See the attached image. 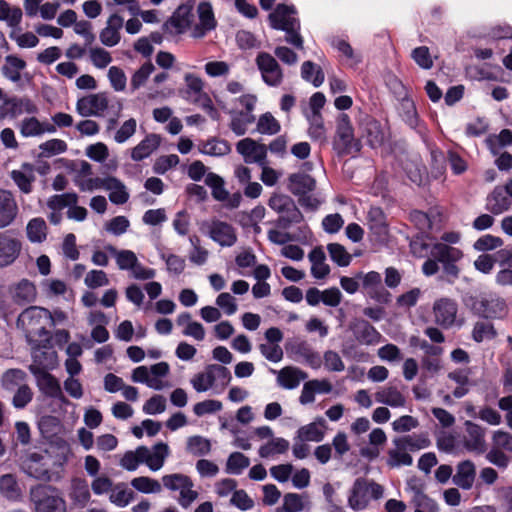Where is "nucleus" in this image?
Instances as JSON below:
<instances>
[{"label":"nucleus","mask_w":512,"mask_h":512,"mask_svg":"<svg viewBox=\"0 0 512 512\" xmlns=\"http://www.w3.org/2000/svg\"><path fill=\"white\" fill-rule=\"evenodd\" d=\"M124 24V19L118 14H112L106 22V26L99 34L100 41L107 47L116 46L121 40V29Z\"/></svg>","instance_id":"obj_29"},{"label":"nucleus","mask_w":512,"mask_h":512,"mask_svg":"<svg viewBox=\"0 0 512 512\" xmlns=\"http://www.w3.org/2000/svg\"><path fill=\"white\" fill-rule=\"evenodd\" d=\"M36 382L38 390L46 397L56 399L63 404L69 401L64 395L59 380L49 372L35 370L31 373Z\"/></svg>","instance_id":"obj_16"},{"label":"nucleus","mask_w":512,"mask_h":512,"mask_svg":"<svg viewBox=\"0 0 512 512\" xmlns=\"http://www.w3.org/2000/svg\"><path fill=\"white\" fill-rule=\"evenodd\" d=\"M0 493L9 501H19L22 498V490L13 474L0 476Z\"/></svg>","instance_id":"obj_48"},{"label":"nucleus","mask_w":512,"mask_h":512,"mask_svg":"<svg viewBox=\"0 0 512 512\" xmlns=\"http://www.w3.org/2000/svg\"><path fill=\"white\" fill-rule=\"evenodd\" d=\"M476 477V467L470 460L460 462L456 467V473L453 475L452 480L455 485L464 489L470 490L474 484Z\"/></svg>","instance_id":"obj_34"},{"label":"nucleus","mask_w":512,"mask_h":512,"mask_svg":"<svg viewBox=\"0 0 512 512\" xmlns=\"http://www.w3.org/2000/svg\"><path fill=\"white\" fill-rule=\"evenodd\" d=\"M204 71L210 78H227L231 72V64L221 60L208 61L204 65Z\"/></svg>","instance_id":"obj_64"},{"label":"nucleus","mask_w":512,"mask_h":512,"mask_svg":"<svg viewBox=\"0 0 512 512\" xmlns=\"http://www.w3.org/2000/svg\"><path fill=\"white\" fill-rule=\"evenodd\" d=\"M116 260L117 266L120 270H130L138 260L136 254L131 250H118L112 245L105 247Z\"/></svg>","instance_id":"obj_53"},{"label":"nucleus","mask_w":512,"mask_h":512,"mask_svg":"<svg viewBox=\"0 0 512 512\" xmlns=\"http://www.w3.org/2000/svg\"><path fill=\"white\" fill-rule=\"evenodd\" d=\"M304 116L308 122V136L315 141H326L327 130L324 124L323 116L315 114H304Z\"/></svg>","instance_id":"obj_52"},{"label":"nucleus","mask_w":512,"mask_h":512,"mask_svg":"<svg viewBox=\"0 0 512 512\" xmlns=\"http://www.w3.org/2000/svg\"><path fill=\"white\" fill-rule=\"evenodd\" d=\"M68 149L67 143L62 139H50L39 145L40 156L49 158L55 155L62 154Z\"/></svg>","instance_id":"obj_63"},{"label":"nucleus","mask_w":512,"mask_h":512,"mask_svg":"<svg viewBox=\"0 0 512 512\" xmlns=\"http://www.w3.org/2000/svg\"><path fill=\"white\" fill-rule=\"evenodd\" d=\"M32 363L29 365V371L38 370L49 372L58 365L57 352L49 347L50 343L36 342L32 343Z\"/></svg>","instance_id":"obj_13"},{"label":"nucleus","mask_w":512,"mask_h":512,"mask_svg":"<svg viewBox=\"0 0 512 512\" xmlns=\"http://www.w3.org/2000/svg\"><path fill=\"white\" fill-rule=\"evenodd\" d=\"M26 235L31 243H43L47 239L48 235V226L46 221L41 217H35L29 220L26 226Z\"/></svg>","instance_id":"obj_46"},{"label":"nucleus","mask_w":512,"mask_h":512,"mask_svg":"<svg viewBox=\"0 0 512 512\" xmlns=\"http://www.w3.org/2000/svg\"><path fill=\"white\" fill-rule=\"evenodd\" d=\"M367 225L370 231L380 240L388 233V228L383 212L379 208H371L367 216Z\"/></svg>","instance_id":"obj_47"},{"label":"nucleus","mask_w":512,"mask_h":512,"mask_svg":"<svg viewBox=\"0 0 512 512\" xmlns=\"http://www.w3.org/2000/svg\"><path fill=\"white\" fill-rule=\"evenodd\" d=\"M105 190L109 191V200L116 204H125L129 199V192L124 183L112 176H107Z\"/></svg>","instance_id":"obj_45"},{"label":"nucleus","mask_w":512,"mask_h":512,"mask_svg":"<svg viewBox=\"0 0 512 512\" xmlns=\"http://www.w3.org/2000/svg\"><path fill=\"white\" fill-rule=\"evenodd\" d=\"M324 435V420L320 418L317 421L300 427L297 430L296 438L305 442H320L323 440Z\"/></svg>","instance_id":"obj_42"},{"label":"nucleus","mask_w":512,"mask_h":512,"mask_svg":"<svg viewBox=\"0 0 512 512\" xmlns=\"http://www.w3.org/2000/svg\"><path fill=\"white\" fill-rule=\"evenodd\" d=\"M471 308L476 314L486 319H502L508 313L505 300L494 294L474 298Z\"/></svg>","instance_id":"obj_10"},{"label":"nucleus","mask_w":512,"mask_h":512,"mask_svg":"<svg viewBox=\"0 0 512 512\" xmlns=\"http://www.w3.org/2000/svg\"><path fill=\"white\" fill-rule=\"evenodd\" d=\"M20 134L25 137H39L44 134H53L56 132L55 125L49 122H41L35 116L25 117L18 124Z\"/></svg>","instance_id":"obj_27"},{"label":"nucleus","mask_w":512,"mask_h":512,"mask_svg":"<svg viewBox=\"0 0 512 512\" xmlns=\"http://www.w3.org/2000/svg\"><path fill=\"white\" fill-rule=\"evenodd\" d=\"M51 321L50 311L39 306L26 308L18 317V326L21 327L30 343L51 342V334L48 330Z\"/></svg>","instance_id":"obj_1"},{"label":"nucleus","mask_w":512,"mask_h":512,"mask_svg":"<svg viewBox=\"0 0 512 512\" xmlns=\"http://www.w3.org/2000/svg\"><path fill=\"white\" fill-rule=\"evenodd\" d=\"M108 104L105 93L89 94L78 99L76 111L83 117L100 116L107 110Z\"/></svg>","instance_id":"obj_24"},{"label":"nucleus","mask_w":512,"mask_h":512,"mask_svg":"<svg viewBox=\"0 0 512 512\" xmlns=\"http://www.w3.org/2000/svg\"><path fill=\"white\" fill-rule=\"evenodd\" d=\"M512 202L504 187H496L487 196L485 208L494 215H499L509 210Z\"/></svg>","instance_id":"obj_33"},{"label":"nucleus","mask_w":512,"mask_h":512,"mask_svg":"<svg viewBox=\"0 0 512 512\" xmlns=\"http://www.w3.org/2000/svg\"><path fill=\"white\" fill-rule=\"evenodd\" d=\"M11 177L23 193L32 191V183L35 181V171L31 164L25 163L19 170H13Z\"/></svg>","instance_id":"obj_40"},{"label":"nucleus","mask_w":512,"mask_h":512,"mask_svg":"<svg viewBox=\"0 0 512 512\" xmlns=\"http://www.w3.org/2000/svg\"><path fill=\"white\" fill-rule=\"evenodd\" d=\"M193 6L190 3H184L172 13V15L163 24L166 33L177 36L185 33L194 26Z\"/></svg>","instance_id":"obj_12"},{"label":"nucleus","mask_w":512,"mask_h":512,"mask_svg":"<svg viewBox=\"0 0 512 512\" xmlns=\"http://www.w3.org/2000/svg\"><path fill=\"white\" fill-rule=\"evenodd\" d=\"M43 455L48 461L49 468L55 474L63 470L64 466L73 456V452L66 441L60 440L52 443L45 449Z\"/></svg>","instance_id":"obj_19"},{"label":"nucleus","mask_w":512,"mask_h":512,"mask_svg":"<svg viewBox=\"0 0 512 512\" xmlns=\"http://www.w3.org/2000/svg\"><path fill=\"white\" fill-rule=\"evenodd\" d=\"M412 462L413 459L405 448L395 446L388 451L387 465L389 467L410 466Z\"/></svg>","instance_id":"obj_62"},{"label":"nucleus","mask_w":512,"mask_h":512,"mask_svg":"<svg viewBox=\"0 0 512 512\" xmlns=\"http://www.w3.org/2000/svg\"><path fill=\"white\" fill-rule=\"evenodd\" d=\"M161 138L157 134H149L140 141L131 151L134 161H141L149 157L160 145Z\"/></svg>","instance_id":"obj_39"},{"label":"nucleus","mask_w":512,"mask_h":512,"mask_svg":"<svg viewBox=\"0 0 512 512\" xmlns=\"http://www.w3.org/2000/svg\"><path fill=\"white\" fill-rule=\"evenodd\" d=\"M22 467L27 475L35 479L49 481L53 478V472L43 453H29L23 461Z\"/></svg>","instance_id":"obj_23"},{"label":"nucleus","mask_w":512,"mask_h":512,"mask_svg":"<svg viewBox=\"0 0 512 512\" xmlns=\"http://www.w3.org/2000/svg\"><path fill=\"white\" fill-rule=\"evenodd\" d=\"M27 378L26 373L21 369H9L3 375L1 379L2 387L5 390L12 391L18 388L20 385L25 384Z\"/></svg>","instance_id":"obj_61"},{"label":"nucleus","mask_w":512,"mask_h":512,"mask_svg":"<svg viewBox=\"0 0 512 512\" xmlns=\"http://www.w3.org/2000/svg\"><path fill=\"white\" fill-rule=\"evenodd\" d=\"M302 78L313 84L314 87H319L323 84L325 76L321 67L311 61H305L301 66Z\"/></svg>","instance_id":"obj_54"},{"label":"nucleus","mask_w":512,"mask_h":512,"mask_svg":"<svg viewBox=\"0 0 512 512\" xmlns=\"http://www.w3.org/2000/svg\"><path fill=\"white\" fill-rule=\"evenodd\" d=\"M357 278L361 281L363 293L374 299L378 303L386 304L390 301V293L382 285V276L376 271L368 273H357Z\"/></svg>","instance_id":"obj_15"},{"label":"nucleus","mask_w":512,"mask_h":512,"mask_svg":"<svg viewBox=\"0 0 512 512\" xmlns=\"http://www.w3.org/2000/svg\"><path fill=\"white\" fill-rule=\"evenodd\" d=\"M22 251V242L8 233H0V268L13 264Z\"/></svg>","instance_id":"obj_25"},{"label":"nucleus","mask_w":512,"mask_h":512,"mask_svg":"<svg viewBox=\"0 0 512 512\" xmlns=\"http://www.w3.org/2000/svg\"><path fill=\"white\" fill-rule=\"evenodd\" d=\"M208 235L221 247H232L238 239L236 228L232 224L218 219H213L209 223Z\"/></svg>","instance_id":"obj_20"},{"label":"nucleus","mask_w":512,"mask_h":512,"mask_svg":"<svg viewBox=\"0 0 512 512\" xmlns=\"http://www.w3.org/2000/svg\"><path fill=\"white\" fill-rule=\"evenodd\" d=\"M23 12L18 6H12L6 0H0V21L10 28H17L22 22Z\"/></svg>","instance_id":"obj_50"},{"label":"nucleus","mask_w":512,"mask_h":512,"mask_svg":"<svg viewBox=\"0 0 512 512\" xmlns=\"http://www.w3.org/2000/svg\"><path fill=\"white\" fill-rule=\"evenodd\" d=\"M237 152L247 164L263 165L267 161V146L252 138H244L236 144Z\"/></svg>","instance_id":"obj_21"},{"label":"nucleus","mask_w":512,"mask_h":512,"mask_svg":"<svg viewBox=\"0 0 512 512\" xmlns=\"http://www.w3.org/2000/svg\"><path fill=\"white\" fill-rule=\"evenodd\" d=\"M290 448L288 440L282 437H273L265 444L261 445L258 454L261 458H271L276 455L285 454Z\"/></svg>","instance_id":"obj_49"},{"label":"nucleus","mask_w":512,"mask_h":512,"mask_svg":"<svg viewBox=\"0 0 512 512\" xmlns=\"http://www.w3.org/2000/svg\"><path fill=\"white\" fill-rule=\"evenodd\" d=\"M316 187V181L307 174L297 173L289 177V188L294 195L304 196L313 191Z\"/></svg>","instance_id":"obj_43"},{"label":"nucleus","mask_w":512,"mask_h":512,"mask_svg":"<svg viewBox=\"0 0 512 512\" xmlns=\"http://www.w3.org/2000/svg\"><path fill=\"white\" fill-rule=\"evenodd\" d=\"M271 26L277 30L286 32L285 40L296 48H303V39L299 34L300 22L296 17V10L293 6L280 4L270 13Z\"/></svg>","instance_id":"obj_2"},{"label":"nucleus","mask_w":512,"mask_h":512,"mask_svg":"<svg viewBox=\"0 0 512 512\" xmlns=\"http://www.w3.org/2000/svg\"><path fill=\"white\" fill-rule=\"evenodd\" d=\"M133 499V491L128 489L124 483L113 486L109 495L110 502L118 507H126Z\"/></svg>","instance_id":"obj_56"},{"label":"nucleus","mask_w":512,"mask_h":512,"mask_svg":"<svg viewBox=\"0 0 512 512\" xmlns=\"http://www.w3.org/2000/svg\"><path fill=\"white\" fill-rule=\"evenodd\" d=\"M263 82L270 87H278L283 82V70L277 60L269 53L260 52L255 59Z\"/></svg>","instance_id":"obj_14"},{"label":"nucleus","mask_w":512,"mask_h":512,"mask_svg":"<svg viewBox=\"0 0 512 512\" xmlns=\"http://www.w3.org/2000/svg\"><path fill=\"white\" fill-rule=\"evenodd\" d=\"M139 452L143 463H145L150 470L158 471L163 467L165 459L169 455V448L167 444L160 442L154 445L152 449L146 446H139Z\"/></svg>","instance_id":"obj_26"},{"label":"nucleus","mask_w":512,"mask_h":512,"mask_svg":"<svg viewBox=\"0 0 512 512\" xmlns=\"http://www.w3.org/2000/svg\"><path fill=\"white\" fill-rule=\"evenodd\" d=\"M333 147L339 154H350L360 151V143L355 138L350 117L346 113H341L336 119Z\"/></svg>","instance_id":"obj_7"},{"label":"nucleus","mask_w":512,"mask_h":512,"mask_svg":"<svg viewBox=\"0 0 512 512\" xmlns=\"http://www.w3.org/2000/svg\"><path fill=\"white\" fill-rule=\"evenodd\" d=\"M35 512H66V502L51 486H37L31 489Z\"/></svg>","instance_id":"obj_8"},{"label":"nucleus","mask_w":512,"mask_h":512,"mask_svg":"<svg viewBox=\"0 0 512 512\" xmlns=\"http://www.w3.org/2000/svg\"><path fill=\"white\" fill-rule=\"evenodd\" d=\"M365 137L368 144L376 148L384 142L385 133L381 127V124L376 120H369L365 126Z\"/></svg>","instance_id":"obj_59"},{"label":"nucleus","mask_w":512,"mask_h":512,"mask_svg":"<svg viewBox=\"0 0 512 512\" xmlns=\"http://www.w3.org/2000/svg\"><path fill=\"white\" fill-rule=\"evenodd\" d=\"M383 494L384 489L380 484L357 478L348 496V506L354 511L364 510L371 499L378 500L383 497Z\"/></svg>","instance_id":"obj_3"},{"label":"nucleus","mask_w":512,"mask_h":512,"mask_svg":"<svg viewBox=\"0 0 512 512\" xmlns=\"http://www.w3.org/2000/svg\"><path fill=\"white\" fill-rule=\"evenodd\" d=\"M466 436L464 438V446L467 450L482 453L485 451V428L471 421L465 422Z\"/></svg>","instance_id":"obj_28"},{"label":"nucleus","mask_w":512,"mask_h":512,"mask_svg":"<svg viewBox=\"0 0 512 512\" xmlns=\"http://www.w3.org/2000/svg\"><path fill=\"white\" fill-rule=\"evenodd\" d=\"M497 336L494 325L488 321H477L472 330L474 341L481 343L483 341L493 340Z\"/></svg>","instance_id":"obj_57"},{"label":"nucleus","mask_w":512,"mask_h":512,"mask_svg":"<svg viewBox=\"0 0 512 512\" xmlns=\"http://www.w3.org/2000/svg\"><path fill=\"white\" fill-rule=\"evenodd\" d=\"M162 484L170 491H178V503L183 508H188L198 498V492L193 490L192 480L184 474L174 473L164 475Z\"/></svg>","instance_id":"obj_9"},{"label":"nucleus","mask_w":512,"mask_h":512,"mask_svg":"<svg viewBox=\"0 0 512 512\" xmlns=\"http://www.w3.org/2000/svg\"><path fill=\"white\" fill-rule=\"evenodd\" d=\"M512 144V131L503 129L498 135H490L486 139V145L492 154L497 155L503 147Z\"/></svg>","instance_id":"obj_55"},{"label":"nucleus","mask_w":512,"mask_h":512,"mask_svg":"<svg viewBox=\"0 0 512 512\" xmlns=\"http://www.w3.org/2000/svg\"><path fill=\"white\" fill-rule=\"evenodd\" d=\"M69 497L76 507H86L91 498L87 481L82 478H74L71 482Z\"/></svg>","instance_id":"obj_38"},{"label":"nucleus","mask_w":512,"mask_h":512,"mask_svg":"<svg viewBox=\"0 0 512 512\" xmlns=\"http://www.w3.org/2000/svg\"><path fill=\"white\" fill-rule=\"evenodd\" d=\"M268 205L279 215L277 225L282 229H287L291 225L298 224L303 220L301 211L298 209L295 202L287 195H272Z\"/></svg>","instance_id":"obj_6"},{"label":"nucleus","mask_w":512,"mask_h":512,"mask_svg":"<svg viewBox=\"0 0 512 512\" xmlns=\"http://www.w3.org/2000/svg\"><path fill=\"white\" fill-rule=\"evenodd\" d=\"M131 486L144 494L160 493L162 491L161 483L147 476L133 478L131 480Z\"/></svg>","instance_id":"obj_60"},{"label":"nucleus","mask_w":512,"mask_h":512,"mask_svg":"<svg viewBox=\"0 0 512 512\" xmlns=\"http://www.w3.org/2000/svg\"><path fill=\"white\" fill-rule=\"evenodd\" d=\"M311 263V275L317 280L325 279L330 274V266L326 263V255L322 247L313 248L308 254Z\"/></svg>","instance_id":"obj_35"},{"label":"nucleus","mask_w":512,"mask_h":512,"mask_svg":"<svg viewBox=\"0 0 512 512\" xmlns=\"http://www.w3.org/2000/svg\"><path fill=\"white\" fill-rule=\"evenodd\" d=\"M231 378V373L226 367L211 364L206 366L202 372L196 374L190 383L197 392H206L218 385L224 388L229 384Z\"/></svg>","instance_id":"obj_4"},{"label":"nucleus","mask_w":512,"mask_h":512,"mask_svg":"<svg viewBox=\"0 0 512 512\" xmlns=\"http://www.w3.org/2000/svg\"><path fill=\"white\" fill-rule=\"evenodd\" d=\"M431 255L443 265L446 275L457 278L460 269L456 265L463 257L464 253L461 249L447 245L445 243H435L431 248Z\"/></svg>","instance_id":"obj_11"},{"label":"nucleus","mask_w":512,"mask_h":512,"mask_svg":"<svg viewBox=\"0 0 512 512\" xmlns=\"http://www.w3.org/2000/svg\"><path fill=\"white\" fill-rule=\"evenodd\" d=\"M26 66L27 64L22 58L16 55H7L4 59L1 72L6 79L13 83H18L22 79L21 73Z\"/></svg>","instance_id":"obj_37"},{"label":"nucleus","mask_w":512,"mask_h":512,"mask_svg":"<svg viewBox=\"0 0 512 512\" xmlns=\"http://www.w3.org/2000/svg\"><path fill=\"white\" fill-rule=\"evenodd\" d=\"M277 375V383L284 389H295L299 386L301 381H304L308 376L301 369L293 366H286L279 371L272 370Z\"/></svg>","instance_id":"obj_31"},{"label":"nucleus","mask_w":512,"mask_h":512,"mask_svg":"<svg viewBox=\"0 0 512 512\" xmlns=\"http://www.w3.org/2000/svg\"><path fill=\"white\" fill-rule=\"evenodd\" d=\"M10 295L15 303L24 305L36 299V287L29 280L23 279L10 288Z\"/></svg>","instance_id":"obj_36"},{"label":"nucleus","mask_w":512,"mask_h":512,"mask_svg":"<svg viewBox=\"0 0 512 512\" xmlns=\"http://www.w3.org/2000/svg\"><path fill=\"white\" fill-rule=\"evenodd\" d=\"M457 312L458 305L451 298H439L433 303L432 314L434 322L443 328H450L455 324Z\"/></svg>","instance_id":"obj_17"},{"label":"nucleus","mask_w":512,"mask_h":512,"mask_svg":"<svg viewBox=\"0 0 512 512\" xmlns=\"http://www.w3.org/2000/svg\"><path fill=\"white\" fill-rule=\"evenodd\" d=\"M18 213V205L13 194L0 189V229L9 226Z\"/></svg>","instance_id":"obj_30"},{"label":"nucleus","mask_w":512,"mask_h":512,"mask_svg":"<svg viewBox=\"0 0 512 512\" xmlns=\"http://www.w3.org/2000/svg\"><path fill=\"white\" fill-rule=\"evenodd\" d=\"M185 82V98L194 103L202 101L204 108L212 109V101L204 91L205 83L204 80L194 74L186 73L184 75Z\"/></svg>","instance_id":"obj_22"},{"label":"nucleus","mask_w":512,"mask_h":512,"mask_svg":"<svg viewBox=\"0 0 512 512\" xmlns=\"http://www.w3.org/2000/svg\"><path fill=\"white\" fill-rule=\"evenodd\" d=\"M375 400L392 408H401L406 405L405 395L394 385L380 387L375 392Z\"/></svg>","instance_id":"obj_32"},{"label":"nucleus","mask_w":512,"mask_h":512,"mask_svg":"<svg viewBox=\"0 0 512 512\" xmlns=\"http://www.w3.org/2000/svg\"><path fill=\"white\" fill-rule=\"evenodd\" d=\"M256 130L260 134L275 135L281 130V125L270 112H266L259 116Z\"/></svg>","instance_id":"obj_58"},{"label":"nucleus","mask_w":512,"mask_h":512,"mask_svg":"<svg viewBox=\"0 0 512 512\" xmlns=\"http://www.w3.org/2000/svg\"><path fill=\"white\" fill-rule=\"evenodd\" d=\"M170 366L167 362H159L150 367L139 366L132 372L131 379L135 383H142L154 390H163L170 386L164 378L169 374Z\"/></svg>","instance_id":"obj_5"},{"label":"nucleus","mask_w":512,"mask_h":512,"mask_svg":"<svg viewBox=\"0 0 512 512\" xmlns=\"http://www.w3.org/2000/svg\"><path fill=\"white\" fill-rule=\"evenodd\" d=\"M355 337L360 344L375 345L381 341V334L367 321H361L355 328Z\"/></svg>","instance_id":"obj_51"},{"label":"nucleus","mask_w":512,"mask_h":512,"mask_svg":"<svg viewBox=\"0 0 512 512\" xmlns=\"http://www.w3.org/2000/svg\"><path fill=\"white\" fill-rule=\"evenodd\" d=\"M230 129L237 135L246 134L248 128L256 120L253 113L243 112V110L231 111Z\"/></svg>","instance_id":"obj_44"},{"label":"nucleus","mask_w":512,"mask_h":512,"mask_svg":"<svg viewBox=\"0 0 512 512\" xmlns=\"http://www.w3.org/2000/svg\"><path fill=\"white\" fill-rule=\"evenodd\" d=\"M196 11L198 23L191 28V37L200 39L216 28L217 20L215 18L212 4L208 1L200 2Z\"/></svg>","instance_id":"obj_18"},{"label":"nucleus","mask_w":512,"mask_h":512,"mask_svg":"<svg viewBox=\"0 0 512 512\" xmlns=\"http://www.w3.org/2000/svg\"><path fill=\"white\" fill-rule=\"evenodd\" d=\"M393 444L405 448L408 452H415L427 448L430 445V440L425 433L409 434L395 438Z\"/></svg>","instance_id":"obj_41"}]
</instances>
